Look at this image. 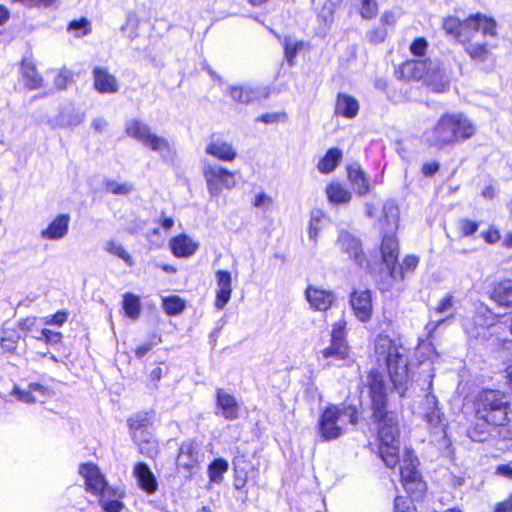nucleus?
Instances as JSON below:
<instances>
[{"label": "nucleus", "instance_id": "37", "mask_svg": "<svg viewBox=\"0 0 512 512\" xmlns=\"http://www.w3.org/2000/svg\"><path fill=\"white\" fill-rule=\"evenodd\" d=\"M21 69L23 77L26 80V85L30 89H37L42 86V78L32 62L24 60Z\"/></svg>", "mask_w": 512, "mask_h": 512}, {"label": "nucleus", "instance_id": "51", "mask_svg": "<svg viewBox=\"0 0 512 512\" xmlns=\"http://www.w3.org/2000/svg\"><path fill=\"white\" fill-rule=\"evenodd\" d=\"M38 340H44L49 345H55L61 342L62 334L49 329H42L40 335L36 337Z\"/></svg>", "mask_w": 512, "mask_h": 512}, {"label": "nucleus", "instance_id": "46", "mask_svg": "<svg viewBox=\"0 0 512 512\" xmlns=\"http://www.w3.org/2000/svg\"><path fill=\"white\" fill-rule=\"evenodd\" d=\"M68 232V226H47L41 231V236L48 240H59Z\"/></svg>", "mask_w": 512, "mask_h": 512}, {"label": "nucleus", "instance_id": "16", "mask_svg": "<svg viewBox=\"0 0 512 512\" xmlns=\"http://www.w3.org/2000/svg\"><path fill=\"white\" fill-rule=\"evenodd\" d=\"M349 356V347L341 346L330 342V345L322 349L318 354V361L322 363L324 368L331 366H341Z\"/></svg>", "mask_w": 512, "mask_h": 512}, {"label": "nucleus", "instance_id": "33", "mask_svg": "<svg viewBox=\"0 0 512 512\" xmlns=\"http://www.w3.org/2000/svg\"><path fill=\"white\" fill-rule=\"evenodd\" d=\"M228 94L235 102L241 104H249L260 98V92L248 86H231Z\"/></svg>", "mask_w": 512, "mask_h": 512}, {"label": "nucleus", "instance_id": "12", "mask_svg": "<svg viewBox=\"0 0 512 512\" xmlns=\"http://www.w3.org/2000/svg\"><path fill=\"white\" fill-rule=\"evenodd\" d=\"M79 473L85 479L86 490L94 495H98L110 486L100 469L95 464H81L79 467Z\"/></svg>", "mask_w": 512, "mask_h": 512}, {"label": "nucleus", "instance_id": "54", "mask_svg": "<svg viewBox=\"0 0 512 512\" xmlns=\"http://www.w3.org/2000/svg\"><path fill=\"white\" fill-rule=\"evenodd\" d=\"M428 47V42L425 38L419 37L415 39L410 45V51L414 56L422 57L425 55Z\"/></svg>", "mask_w": 512, "mask_h": 512}, {"label": "nucleus", "instance_id": "42", "mask_svg": "<svg viewBox=\"0 0 512 512\" xmlns=\"http://www.w3.org/2000/svg\"><path fill=\"white\" fill-rule=\"evenodd\" d=\"M163 308L168 315H177L185 308L184 301L178 296H171L163 299Z\"/></svg>", "mask_w": 512, "mask_h": 512}, {"label": "nucleus", "instance_id": "27", "mask_svg": "<svg viewBox=\"0 0 512 512\" xmlns=\"http://www.w3.org/2000/svg\"><path fill=\"white\" fill-rule=\"evenodd\" d=\"M454 297L453 295H447L440 302L439 305L435 308V313L437 314H446L448 315L445 318L439 320H430L426 325V330L429 334L433 333L440 325L448 322L454 317Z\"/></svg>", "mask_w": 512, "mask_h": 512}, {"label": "nucleus", "instance_id": "25", "mask_svg": "<svg viewBox=\"0 0 512 512\" xmlns=\"http://www.w3.org/2000/svg\"><path fill=\"white\" fill-rule=\"evenodd\" d=\"M490 298L499 306L512 307V279H504L494 283Z\"/></svg>", "mask_w": 512, "mask_h": 512}, {"label": "nucleus", "instance_id": "20", "mask_svg": "<svg viewBox=\"0 0 512 512\" xmlns=\"http://www.w3.org/2000/svg\"><path fill=\"white\" fill-rule=\"evenodd\" d=\"M12 395L16 396L21 402L33 404L36 402H44L49 397V390L45 386L38 383H30L27 390H21L15 386Z\"/></svg>", "mask_w": 512, "mask_h": 512}, {"label": "nucleus", "instance_id": "39", "mask_svg": "<svg viewBox=\"0 0 512 512\" xmlns=\"http://www.w3.org/2000/svg\"><path fill=\"white\" fill-rule=\"evenodd\" d=\"M123 309L129 318L137 319L141 311L139 297L131 293L125 294L123 299Z\"/></svg>", "mask_w": 512, "mask_h": 512}, {"label": "nucleus", "instance_id": "18", "mask_svg": "<svg viewBox=\"0 0 512 512\" xmlns=\"http://www.w3.org/2000/svg\"><path fill=\"white\" fill-rule=\"evenodd\" d=\"M343 0H325L317 12L318 28L317 33L325 37L330 31L334 22V13Z\"/></svg>", "mask_w": 512, "mask_h": 512}, {"label": "nucleus", "instance_id": "4", "mask_svg": "<svg viewBox=\"0 0 512 512\" xmlns=\"http://www.w3.org/2000/svg\"><path fill=\"white\" fill-rule=\"evenodd\" d=\"M509 396L499 390H484L476 400V415L483 423H477L470 437L474 441H483L488 432L487 425L503 426L508 421Z\"/></svg>", "mask_w": 512, "mask_h": 512}, {"label": "nucleus", "instance_id": "53", "mask_svg": "<svg viewBox=\"0 0 512 512\" xmlns=\"http://www.w3.org/2000/svg\"><path fill=\"white\" fill-rule=\"evenodd\" d=\"M19 336L15 333L4 332V336L1 338V347L7 352H13L18 343Z\"/></svg>", "mask_w": 512, "mask_h": 512}, {"label": "nucleus", "instance_id": "41", "mask_svg": "<svg viewBox=\"0 0 512 512\" xmlns=\"http://www.w3.org/2000/svg\"><path fill=\"white\" fill-rule=\"evenodd\" d=\"M228 470V463L223 459H216L209 465V478L212 482L219 483L223 474Z\"/></svg>", "mask_w": 512, "mask_h": 512}, {"label": "nucleus", "instance_id": "60", "mask_svg": "<svg viewBox=\"0 0 512 512\" xmlns=\"http://www.w3.org/2000/svg\"><path fill=\"white\" fill-rule=\"evenodd\" d=\"M439 167H440V165L436 161H433L430 163H425L422 167V173L426 177H431L439 170Z\"/></svg>", "mask_w": 512, "mask_h": 512}, {"label": "nucleus", "instance_id": "8", "mask_svg": "<svg viewBox=\"0 0 512 512\" xmlns=\"http://www.w3.org/2000/svg\"><path fill=\"white\" fill-rule=\"evenodd\" d=\"M411 71L414 79H424L428 87L437 93L445 92L449 88V78L444 68L438 62L430 59L411 61L405 65Z\"/></svg>", "mask_w": 512, "mask_h": 512}, {"label": "nucleus", "instance_id": "40", "mask_svg": "<svg viewBox=\"0 0 512 512\" xmlns=\"http://www.w3.org/2000/svg\"><path fill=\"white\" fill-rule=\"evenodd\" d=\"M104 190L114 195H128L134 190V187L133 184L128 182L119 183L116 180L105 179Z\"/></svg>", "mask_w": 512, "mask_h": 512}, {"label": "nucleus", "instance_id": "9", "mask_svg": "<svg viewBox=\"0 0 512 512\" xmlns=\"http://www.w3.org/2000/svg\"><path fill=\"white\" fill-rule=\"evenodd\" d=\"M202 174L211 198H218L223 190H231L237 183L235 172L208 160L202 161Z\"/></svg>", "mask_w": 512, "mask_h": 512}, {"label": "nucleus", "instance_id": "21", "mask_svg": "<svg viewBox=\"0 0 512 512\" xmlns=\"http://www.w3.org/2000/svg\"><path fill=\"white\" fill-rule=\"evenodd\" d=\"M216 280L218 289L216 293L215 307L218 310H222L231 298V274L225 270H218L216 272Z\"/></svg>", "mask_w": 512, "mask_h": 512}, {"label": "nucleus", "instance_id": "15", "mask_svg": "<svg viewBox=\"0 0 512 512\" xmlns=\"http://www.w3.org/2000/svg\"><path fill=\"white\" fill-rule=\"evenodd\" d=\"M422 416L430 428L443 427L444 414L438 407L437 397L428 393L422 403Z\"/></svg>", "mask_w": 512, "mask_h": 512}, {"label": "nucleus", "instance_id": "44", "mask_svg": "<svg viewBox=\"0 0 512 512\" xmlns=\"http://www.w3.org/2000/svg\"><path fill=\"white\" fill-rule=\"evenodd\" d=\"M302 47H303L302 41H293L291 38H285V42H284L285 58L289 64V66L294 65V59H295L297 53L302 49Z\"/></svg>", "mask_w": 512, "mask_h": 512}, {"label": "nucleus", "instance_id": "38", "mask_svg": "<svg viewBox=\"0 0 512 512\" xmlns=\"http://www.w3.org/2000/svg\"><path fill=\"white\" fill-rule=\"evenodd\" d=\"M133 440L138 444L141 454L149 458H154L157 456L159 452L158 443L151 434H149V436H141L140 439Z\"/></svg>", "mask_w": 512, "mask_h": 512}, {"label": "nucleus", "instance_id": "5", "mask_svg": "<svg viewBox=\"0 0 512 512\" xmlns=\"http://www.w3.org/2000/svg\"><path fill=\"white\" fill-rule=\"evenodd\" d=\"M475 126L462 113L445 114L440 117L434 128L426 133L430 146L442 148L471 138Z\"/></svg>", "mask_w": 512, "mask_h": 512}, {"label": "nucleus", "instance_id": "61", "mask_svg": "<svg viewBox=\"0 0 512 512\" xmlns=\"http://www.w3.org/2000/svg\"><path fill=\"white\" fill-rule=\"evenodd\" d=\"M481 235L487 243H495L500 238L499 232L492 228L488 229L486 232H482Z\"/></svg>", "mask_w": 512, "mask_h": 512}, {"label": "nucleus", "instance_id": "17", "mask_svg": "<svg viewBox=\"0 0 512 512\" xmlns=\"http://www.w3.org/2000/svg\"><path fill=\"white\" fill-rule=\"evenodd\" d=\"M199 452L197 445L193 441H187L181 444L177 456V469L184 471L187 476L191 470L197 465Z\"/></svg>", "mask_w": 512, "mask_h": 512}, {"label": "nucleus", "instance_id": "13", "mask_svg": "<svg viewBox=\"0 0 512 512\" xmlns=\"http://www.w3.org/2000/svg\"><path fill=\"white\" fill-rule=\"evenodd\" d=\"M337 244L340 250L346 253L356 265L360 267L364 265L366 257L358 238L348 232L342 231L338 237Z\"/></svg>", "mask_w": 512, "mask_h": 512}, {"label": "nucleus", "instance_id": "1", "mask_svg": "<svg viewBox=\"0 0 512 512\" xmlns=\"http://www.w3.org/2000/svg\"><path fill=\"white\" fill-rule=\"evenodd\" d=\"M443 29L464 46L466 53L476 63L492 60L491 45L488 38L497 35L496 22L493 18L476 13L464 21L457 17L443 20Z\"/></svg>", "mask_w": 512, "mask_h": 512}, {"label": "nucleus", "instance_id": "36", "mask_svg": "<svg viewBox=\"0 0 512 512\" xmlns=\"http://www.w3.org/2000/svg\"><path fill=\"white\" fill-rule=\"evenodd\" d=\"M379 454L387 467H395L399 463V442L380 444Z\"/></svg>", "mask_w": 512, "mask_h": 512}, {"label": "nucleus", "instance_id": "45", "mask_svg": "<svg viewBox=\"0 0 512 512\" xmlns=\"http://www.w3.org/2000/svg\"><path fill=\"white\" fill-rule=\"evenodd\" d=\"M383 214L386 224H397L399 220V208L395 201H386L383 205Z\"/></svg>", "mask_w": 512, "mask_h": 512}, {"label": "nucleus", "instance_id": "28", "mask_svg": "<svg viewBox=\"0 0 512 512\" xmlns=\"http://www.w3.org/2000/svg\"><path fill=\"white\" fill-rule=\"evenodd\" d=\"M359 111L358 101L345 93H339L337 95L335 104V114L346 117L348 119L354 118Z\"/></svg>", "mask_w": 512, "mask_h": 512}, {"label": "nucleus", "instance_id": "35", "mask_svg": "<svg viewBox=\"0 0 512 512\" xmlns=\"http://www.w3.org/2000/svg\"><path fill=\"white\" fill-rule=\"evenodd\" d=\"M326 194L329 201L335 204L348 203L352 198L351 192L339 183L329 184Z\"/></svg>", "mask_w": 512, "mask_h": 512}, {"label": "nucleus", "instance_id": "49", "mask_svg": "<svg viewBox=\"0 0 512 512\" xmlns=\"http://www.w3.org/2000/svg\"><path fill=\"white\" fill-rule=\"evenodd\" d=\"M234 470H235V478H234V487L237 490L242 489L247 482L248 472L244 467L240 466V460L234 461Z\"/></svg>", "mask_w": 512, "mask_h": 512}, {"label": "nucleus", "instance_id": "6", "mask_svg": "<svg viewBox=\"0 0 512 512\" xmlns=\"http://www.w3.org/2000/svg\"><path fill=\"white\" fill-rule=\"evenodd\" d=\"M344 418L355 425L358 422V412L353 406L327 407L317 424V432L323 441H332L344 434Z\"/></svg>", "mask_w": 512, "mask_h": 512}, {"label": "nucleus", "instance_id": "2", "mask_svg": "<svg viewBox=\"0 0 512 512\" xmlns=\"http://www.w3.org/2000/svg\"><path fill=\"white\" fill-rule=\"evenodd\" d=\"M375 353L378 364H385L391 383L403 397L412 382L409 350L388 337H379L375 344Z\"/></svg>", "mask_w": 512, "mask_h": 512}, {"label": "nucleus", "instance_id": "10", "mask_svg": "<svg viewBox=\"0 0 512 512\" xmlns=\"http://www.w3.org/2000/svg\"><path fill=\"white\" fill-rule=\"evenodd\" d=\"M125 132L129 137L142 143L154 152L161 155L169 151L168 141L154 133H152L149 125L140 119H129L125 122Z\"/></svg>", "mask_w": 512, "mask_h": 512}, {"label": "nucleus", "instance_id": "26", "mask_svg": "<svg viewBox=\"0 0 512 512\" xmlns=\"http://www.w3.org/2000/svg\"><path fill=\"white\" fill-rule=\"evenodd\" d=\"M94 87L100 93H116L118 82L106 69L96 67L93 70Z\"/></svg>", "mask_w": 512, "mask_h": 512}, {"label": "nucleus", "instance_id": "30", "mask_svg": "<svg viewBox=\"0 0 512 512\" xmlns=\"http://www.w3.org/2000/svg\"><path fill=\"white\" fill-rule=\"evenodd\" d=\"M217 407L221 409L222 416L228 420L238 417V404L235 398L222 389L217 390Z\"/></svg>", "mask_w": 512, "mask_h": 512}, {"label": "nucleus", "instance_id": "22", "mask_svg": "<svg viewBox=\"0 0 512 512\" xmlns=\"http://www.w3.org/2000/svg\"><path fill=\"white\" fill-rule=\"evenodd\" d=\"M205 152L224 162H232L237 157V152L232 144L222 139L209 142L205 147Z\"/></svg>", "mask_w": 512, "mask_h": 512}, {"label": "nucleus", "instance_id": "57", "mask_svg": "<svg viewBox=\"0 0 512 512\" xmlns=\"http://www.w3.org/2000/svg\"><path fill=\"white\" fill-rule=\"evenodd\" d=\"M72 81V74L67 69H63L59 72V74L55 78V86L58 89H65L69 82Z\"/></svg>", "mask_w": 512, "mask_h": 512}, {"label": "nucleus", "instance_id": "11", "mask_svg": "<svg viewBox=\"0 0 512 512\" xmlns=\"http://www.w3.org/2000/svg\"><path fill=\"white\" fill-rule=\"evenodd\" d=\"M417 459L413 456L411 451H407L403 464L401 466L400 475L404 488L408 492L414 493L415 491L421 492L424 484L420 480V474L416 469Z\"/></svg>", "mask_w": 512, "mask_h": 512}, {"label": "nucleus", "instance_id": "23", "mask_svg": "<svg viewBox=\"0 0 512 512\" xmlns=\"http://www.w3.org/2000/svg\"><path fill=\"white\" fill-rule=\"evenodd\" d=\"M97 496L99 497V503L105 512H120L124 508V504L121 501L123 498V492L119 489L109 486Z\"/></svg>", "mask_w": 512, "mask_h": 512}, {"label": "nucleus", "instance_id": "50", "mask_svg": "<svg viewBox=\"0 0 512 512\" xmlns=\"http://www.w3.org/2000/svg\"><path fill=\"white\" fill-rule=\"evenodd\" d=\"M378 11V5L375 0H362L361 1V8H360V15L364 19H372L374 16H376Z\"/></svg>", "mask_w": 512, "mask_h": 512}, {"label": "nucleus", "instance_id": "3", "mask_svg": "<svg viewBox=\"0 0 512 512\" xmlns=\"http://www.w3.org/2000/svg\"><path fill=\"white\" fill-rule=\"evenodd\" d=\"M373 418L378 422L380 444L396 443L398 440V423L393 412H387V386L382 373L372 370L368 374Z\"/></svg>", "mask_w": 512, "mask_h": 512}, {"label": "nucleus", "instance_id": "55", "mask_svg": "<svg viewBox=\"0 0 512 512\" xmlns=\"http://www.w3.org/2000/svg\"><path fill=\"white\" fill-rule=\"evenodd\" d=\"M419 262L418 257L414 255H408L404 258L401 265L397 263L398 269H401L403 273V278L405 277L406 272H412L415 270Z\"/></svg>", "mask_w": 512, "mask_h": 512}, {"label": "nucleus", "instance_id": "56", "mask_svg": "<svg viewBox=\"0 0 512 512\" xmlns=\"http://www.w3.org/2000/svg\"><path fill=\"white\" fill-rule=\"evenodd\" d=\"M272 203V198L264 192L258 193L253 201V205L256 208H260L263 210L269 209Z\"/></svg>", "mask_w": 512, "mask_h": 512}, {"label": "nucleus", "instance_id": "7", "mask_svg": "<svg viewBox=\"0 0 512 512\" xmlns=\"http://www.w3.org/2000/svg\"><path fill=\"white\" fill-rule=\"evenodd\" d=\"M380 250L386 274L378 280V286L385 292L391 289L394 282L403 280V273L397 266L399 243L394 229L384 232Z\"/></svg>", "mask_w": 512, "mask_h": 512}, {"label": "nucleus", "instance_id": "24", "mask_svg": "<svg viewBox=\"0 0 512 512\" xmlns=\"http://www.w3.org/2000/svg\"><path fill=\"white\" fill-rule=\"evenodd\" d=\"M348 180L353 190L359 195L364 196L370 191L369 179L358 163H353L347 168Z\"/></svg>", "mask_w": 512, "mask_h": 512}, {"label": "nucleus", "instance_id": "43", "mask_svg": "<svg viewBox=\"0 0 512 512\" xmlns=\"http://www.w3.org/2000/svg\"><path fill=\"white\" fill-rule=\"evenodd\" d=\"M105 250L110 254L116 255L123 259L128 266L133 265V259L129 253L117 242L110 240L105 244Z\"/></svg>", "mask_w": 512, "mask_h": 512}, {"label": "nucleus", "instance_id": "19", "mask_svg": "<svg viewBox=\"0 0 512 512\" xmlns=\"http://www.w3.org/2000/svg\"><path fill=\"white\" fill-rule=\"evenodd\" d=\"M305 296L311 308L317 311L328 310L335 300L331 291L320 289L314 286H308Z\"/></svg>", "mask_w": 512, "mask_h": 512}, {"label": "nucleus", "instance_id": "29", "mask_svg": "<svg viewBox=\"0 0 512 512\" xmlns=\"http://www.w3.org/2000/svg\"><path fill=\"white\" fill-rule=\"evenodd\" d=\"M170 248L176 257H189L195 253L198 244L187 235H178L170 240Z\"/></svg>", "mask_w": 512, "mask_h": 512}, {"label": "nucleus", "instance_id": "34", "mask_svg": "<svg viewBox=\"0 0 512 512\" xmlns=\"http://www.w3.org/2000/svg\"><path fill=\"white\" fill-rule=\"evenodd\" d=\"M342 159V151L338 148H330L318 163V170L328 174L335 170Z\"/></svg>", "mask_w": 512, "mask_h": 512}, {"label": "nucleus", "instance_id": "47", "mask_svg": "<svg viewBox=\"0 0 512 512\" xmlns=\"http://www.w3.org/2000/svg\"><path fill=\"white\" fill-rule=\"evenodd\" d=\"M345 321L340 320L336 322L333 326V330L331 332V340L330 342L339 344L341 346H348L345 339Z\"/></svg>", "mask_w": 512, "mask_h": 512}, {"label": "nucleus", "instance_id": "58", "mask_svg": "<svg viewBox=\"0 0 512 512\" xmlns=\"http://www.w3.org/2000/svg\"><path fill=\"white\" fill-rule=\"evenodd\" d=\"M395 512H412L410 502L402 496H397L394 500Z\"/></svg>", "mask_w": 512, "mask_h": 512}, {"label": "nucleus", "instance_id": "59", "mask_svg": "<svg viewBox=\"0 0 512 512\" xmlns=\"http://www.w3.org/2000/svg\"><path fill=\"white\" fill-rule=\"evenodd\" d=\"M67 320V313L64 311H58L56 314L46 319L45 324L62 326Z\"/></svg>", "mask_w": 512, "mask_h": 512}, {"label": "nucleus", "instance_id": "52", "mask_svg": "<svg viewBox=\"0 0 512 512\" xmlns=\"http://www.w3.org/2000/svg\"><path fill=\"white\" fill-rule=\"evenodd\" d=\"M474 324L480 327H490L494 324L495 319L491 315L490 311L481 312L478 311L473 317Z\"/></svg>", "mask_w": 512, "mask_h": 512}, {"label": "nucleus", "instance_id": "32", "mask_svg": "<svg viewBox=\"0 0 512 512\" xmlns=\"http://www.w3.org/2000/svg\"><path fill=\"white\" fill-rule=\"evenodd\" d=\"M128 425L133 439L141 436H149L148 428L152 425V417L149 413H138L128 420Z\"/></svg>", "mask_w": 512, "mask_h": 512}, {"label": "nucleus", "instance_id": "64", "mask_svg": "<svg viewBox=\"0 0 512 512\" xmlns=\"http://www.w3.org/2000/svg\"><path fill=\"white\" fill-rule=\"evenodd\" d=\"M496 474L512 479V466L510 465H499L496 468Z\"/></svg>", "mask_w": 512, "mask_h": 512}, {"label": "nucleus", "instance_id": "31", "mask_svg": "<svg viewBox=\"0 0 512 512\" xmlns=\"http://www.w3.org/2000/svg\"><path fill=\"white\" fill-rule=\"evenodd\" d=\"M139 486L148 493H153L157 489L156 479L150 468L145 463H138L133 470Z\"/></svg>", "mask_w": 512, "mask_h": 512}, {"label": "nucleus", "instance_id": "48", "mask_svg": "<svg viewBox=\"0 0 512 512\" xmlns=\"http://www.w3.org/2000/svg\"><path fill=\"white\" fill-rule=\"evenodd\" d=\"M69 31H75V35L77 37L87 35L91 28L90 23L86 18H81L79 20H73L69 23L68 26Z\"/></svg>", "mask_w": 512, "mask_h": 512}, {"label": "nucleus", "instance_id": "62", "mask_svg": "<svg viewBox=\"0 0 512 512\" xmlns=\"http://www.w3.org/2000/svg\"><path fill=\"white\" fill-rule=\"evenodd\" d=\"M153 348V343L152 342H147V343H144L142 344L141 346H139L136 350H135V355L137 358H142L144 357L149 351H151Z\"/></svg>", "mask_w": 512, "mask_h": 512}, {"label": "nucleus", "instance_id": "63", "mask_svg": "<svg viewBox=\"0 0 512 512\" xmlns=\"http://www.w3.org/2000/svg\"><path fill=\"white\" fill-rule=\"evenodd\" d=\"M495 512H512V495L505 501L499 503Z\"/></svg>", "mask_w": 512, "mask_h": 512}, {"label": "nucleus", "instance_id": "14", "mask_svg": "<svg viewBox=\"0 0 512 512\" xmlns=\"http://www.w3.org/2000/svg\"><path fill=\"white\" fill-rule=\"evenodd\" d=\"M350 304L357 319L367 322L372 316V296L370 290H354L350 295Z\"/></svg>", "mask_w": 512, "mask_h": 512}]
</instances>
